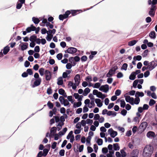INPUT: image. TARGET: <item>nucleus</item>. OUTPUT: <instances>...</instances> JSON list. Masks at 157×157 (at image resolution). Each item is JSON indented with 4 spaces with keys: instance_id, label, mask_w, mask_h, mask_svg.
<instances>
[{
    "instance_id": "nucleus-8",
    "label": "nucleus",
    "mask_w": 157,
    "mask_h": 157,
    "mask_svg": "<svg viewBox=\"0 0 157 157\" xmlns=\"http://www.w3.org/2000/svg\"><path fill=\"white\" fill-rule=\"evenodd\" d=\"M71 13L69 11H67L63 15H60L59 16V18L61 20H63L68 17V15Z\"/></svg>"
},
{
    "instance_id": "nucleus-32",
    "label": "nucleus",
    "mask_w": 157,
    "mask_h": 157,
    "mask_svg": "<svg viewBox=\"0 0 157 157\" xmlns=\"http://www.w3.org/2000/svg\"><path fill=\"white\" fill-rule=\"evenodd\" d=\"M140 101V99L139 98L136 97L135 99L133 101V105L134 104L138 105L139 104Z\"/></svg>"
},
{
    "instance_id": "nucleus-20",
    "label": "nucleus",
    "mask_w": 157,
    "mask_h": 157,
    "mask_svg": "<svg viewBox=\"0 0 157 157\" xmlns=\"http://www.w3.org/2000/svg\"><path fill=\"white\" fill-rule=\"evenodd\" d=\"M63 77H60L57 78V84L58 85H62L63 84Z\"/></svg>"
},
{
    "instance_id": "nucleus-14",
    "label": "nucleus",
    "mask_w": 157,
    "mask_h": 157,
    "mask_svg": "<svg viewBox=\"0 0 157 157\" xmlns=\"http://www.w3.org/2000/svg\"><path fill=\"white\" fill-rule=\"evenodd\" d=\"M71 70H67L65 72L63 73L62 75V77L64 78H69L68 75L70 74L71 72Z\"/></svg>"
},
{
    "instance_id": "nucleus-13",
    "label": "nucleus",
    "mask_w": 157,
    "mask_h": 157,
    "mask_svg": "<svg viewBox=\"0 0 157 157\" xmlns=\"http://www.w3.org/2000/svg\"><path fill=\"white\" fill-rule=\"evenodd\" d=\"M67 51V52L68 53L74 54L76 52L77 49L75 48L71 47L68 48Z\"/></svg>"
},
{
    "instance_id": "nucleus-57",
    "label": "nucleus",
    "mask_w": 157,
    "mask_h": 157,
    "mask_svg": "<svg viewBox=\"0 0 157 157\" xmlns=\"http://www.w3.org/2000/svg\"><path fill=\"white\" fill-rule=\"evenodd\" d=\"M100 117L99 115L98 114H95L94 115V119L95 120L97 121L99 120V119L100 118Z\"/></svg>"
},
{
    "instance_id": "nucleus-37",
    "label": "nucleus",
    "mask_w": 157,
    "mask_h": 157,
    "mask_svg": "<svg viewBox=\"0 0 157 157\" xmlns=\"http://www.w3.org/2000/svg\"><path fill=\"white\" fill-rule=\"evenodd\" d=\"M107 114L109 116L113 115V116H116V113L112 111H109L107 113Z\"/></svg>"
},
{
    "instance_id": "nucleus-1",
    "label": "nucleus",
    "mask_w": 157,
    "mask_h": 157,
    "mask_svg": "<svg viewBox=\"0 0 157 157\" xmlns=\"http://www.w3.org/2000/svg\"><path fill=\"white\" fill-rule=\"evenodd\" d=\"M153 148L150 145H147L144 148L143 155L144 157H150L153 153Z\"/></svg>"
},
{
    "instance_id": "nucleus-48",
    "label": "nucleus",
    "mask_w": 157,
    "mask_h": 157,
    "mask_svg": "<svg viewBox=\"0 0 157 157\" xmlns=\"http://www.w3.org/2000/svg\"><path fill=\"white\" fill-rule=\"evenodd\" d=\"M53 35L52 34H50L49 35H48L46 37V39L48 41H50L52 39V37Z\"/></svg>"
},
{
    "instance_id": "nucleus-27",
    "label": "nucleus",
    "mask_w": 157,
    "mask_h": 157,
    "mask_svg": "<svg viewBox=\"0 0 157 157\" xmlns=\"http://www.w3.org/2000/svg\"><path fill=\"white\" fill-rule=\"evenodd\" d=\"M45 69L43 68H40L39 70V72L41 76H43L45 73Z\"/></svg>"
},
{
    "instance_id": "nucleus-22",
    "label": "nucleus",
    "mask_w": 157,
    "mask_h": 157,
    "mask_svg": "<svg viewBox=\"0 0 157 157\" xmlns=\"http://www.w3.org/2000/svg\"><path fill=\"white\" fill-rule=\"evenodd\" d=\"M10 47L8 46L5 47L3 49V53L4 55H6L10 51Z\"/></svg>"
},
{
    "instance_id": "nucleus-34",
    "label": "nucleus",
    "mask_w": 157,
    "mask_h": 157,
    "mask_svg": "<svg viewBox=\"0 0 157 157\" xmlns=\"http://www.w3.org/2000/svg\"><path fill=\"white\" fill-rule=\"evenodd\" d=\"M124 149H125V148H124L123 149H121L120 150L121 156L122 157H125L126 156V153L124 151Z\"/></svg>"
},
{
    "instance_id": "nucleus-39",
    "label": "nucleus",
    "mask_w": 157,
    "mask_h": 157,
    "mask_svg": "<svg viewBox=\"0 0 157 157\" xmlns=\"http://www.w3.org/2000/svg\"><path fill=\"white\" fill-rule=\"evenodd\" d=\"M96 143L98 144V145H101L103 143V140L100 138L98 139L96 141Z\"/></svg>"
},
{
    "instance_id": "nucleus-5",
    "label": "nucleus",
    "mask_w": 157,
    "mask_h": 157,
    "mask_svg": "<svg viewBox=\"0 0 157 157\" xmlns=\"http://www.w3.org/2000/svg\"><path fill=\"white\" fill-rule=\"evenodd\" d=\"M118 67L117 66H115L110 69L109 72L107 74L106 76L107 77H111L115 73L116 71L117 70Z\"/></svg>"
},
{
    "instance_id": "nucleus-25",
    "label": "nucleus",
    "mask_w": 157,
    "mask_h": 157,
    "mask_svg": "<svg viewBox=\"0 0 157 157\" xmlns=\"http://www.w3.org/2000/svg\"><path fill=\"white\" fill-rule=\"evenodd\" d=\"M139 153V151L137 149L133 150L132 152L133 155L138 157Z\"/></svg>"
},
{
    "instance_id": "nucleus-29",
    "label": "nucleus",
    "mask_w": 157,
    "mask_h": 157,
    "mask_svg": "<svg viewBox=\"0 0 157 157\" xmlns=\"http://www.w3.org/2000/svg\"><path fill=\"white\" fill-rule=\"evenodd\" d=\"M113 148L115 151H118L120 149V147L117 143L114 144L113 145Z\"/></svg>"
},
{
    "instance_id": "nucleus-6",
    "label": "nucleus",
    "mask_w": 157,
    "mask_h": 157,
    "mask_svg": "<svg viewBox=\"0 0 157 157\" xmlns=\"http://www.w3.org/2000/svg\"><path fill=\"white\" fill-rule=\"evenodd\" d=\"M157 65V61H152L149 63L147 66L148 69L150 70H153Z\"/></svg>"
},
{
    "instance_id": "nucleus-60",
    "label": "nucleus",
    "mask_w": 157,
    "mask_h": 157,
    "mask_svg": "<svg viewBox=\"0 0 157 157\" xmlns=\"http://www.w3.org/2000/svg\"><path fill=\"white\" fill-rule=\"evenodd\" d=\"M56 57L59 60H61L63 57V54L61 53H60L57 55Z\"/></svg>"
},
{
    "instance_id": "nucleus-31",
    "label": "nucleus",
    "mask_w": 157,
    "mask_h": 157,
    "mask_svg": "<svg viewBox=\"0 0 157 157\" xmlns=\"http://www.w3.org/2000/svg\"><path fill=\"white\" fill-rule=\"evenodd\" d=\"M149 36L151 38L155 39L156 37L155 33L154 31H151L149 33Z\"/></svg>"
},
{
    "instance_id": "nucleus-30",
    "label": "nucleus",
    "mask_w": 157,
    "mask_h": 157,
    "mask_svg": "<svg viewBox=\"0 0 157 157\" xmlns=\"http://www.w3.org/2000/svg\"><path fill=\"white\" fill-rule=\"evenodd\" d=\"M136 74L134 72H132L129 77V78L131 80H134L136 78Z\"/></svg>"
},
{
    "instance_id": "nucleus-26",
    "label": "nucleus",
    "mask_w": 157,
    "mask_h": 157,
    "mask_svg": "<svg viewBox=\"0 0 157 157\" xmlns=\"http://www.w3.org/2000/svg\"><path fill=\"white\" fill-rule=\"evenodd\" d=\"M59 93L62 95L64 96L65 97H67L66 94L65 93L64 90L63 89H60L58 91Z\"/></svg>"
},
{
    "instance_id": "nucleus-19",
    "label": "nucleus",
    "mask_w": 157,
    "mask_h": 157,
    "mask_svg": "<svg viewBox=\"0 0 157 157\" xmlns=\"http://www.w3.org/2000/svg\"><path fill=\"white\" fill-rule=\"evenodd\" d=\"M36 27L33 25H31L30 27H28L26 29V31L27 33H29L32 31H33L36 29Z\"/></svg>"
},
{
    "instance_id": "nucleus-62",
    "label": "nucleus",
    "mask_w": 157,
    "mask_h": 157,
    "mask_svg": "<svg viewBox=\"0 0 157 157\" xmlns=\"http://www.w3.org/2000/svg\"><path fill=\"white\" fill-rule=\"evenodd\" d=\"M150 72L148 71H147L144 73V75L145 77L147 78L150 75Z\"/></svg>"
},
{
    "instance_id": "nucleus-56",
    "label": "nucleus",
    "mask_w": 157,
    "mask_h": 157,
    "mask_svg": "<svg viewBox=\"0 0 157 157\" xmlns=\"http://www.w3.org/2000/svg\"><path fill=\"white\" fill-rule=\"evenodd\" d=\"M155 101L153 99H151L149 102V105L150 106H152L155 104Z\"/></svg>"
},
{
    "instance_id": "nucleus-42",
    "label": "nucleus",
    "mask_w": 157,
    "mask_h": 157,
    "mask_svg": "<svg viewBox=\"0 0 157 157\" xmlns=\"http://www.w3.org/2000/svg\"><path fill=\"white\" fill-rule=\"evenodd\" d=\"M37 37L36 36H31L29 40L32 42H34L36 40Z\"/></svg>"
},
{
    "instance_id": "nucleus-23",
    "label": "nucleus",
    "mask_w": 157,
    "mask_h": 157,
    "mask_svg": "<svg viewBox=\"0 0 157 157\" xmlns=\"http://www.w3.org/2000/svg\"><path fill=\"white\" fill-rule=\"evenodd\" d=\"M28 44L27 43H23L21 46V49L22 51H24L26 49L28 48Z\"/></svg>"
},
{
    "instance_id": "nucleus-52",
    "label": "nucleus",
    "mask_w": 157,
    "mask_h": 157,
    "mask_svg": "<svg viewBox=\"0 0 157 157\" xmlns=\"http://www.w3.org/2000/svg\"><path fill=\"white\" fill-rule=\"evenodd\" d=\"M86 123L90 125H91L93 123V121L92 120L88 119L86 120Z\"/></svg>"
},
{
    "instance_id": "nucleus-21",
    "label": "nucleus",
    "mask_w": 157,
    "mask_h": 157,
    "mask_svg": "<svg viewBox=\"0 0 157 157\" xmlns=\"http://www.w3.org/2000/svg\"><path fill=\"white\" fill-rule=\"evenodd\" d=\"M90 90L89 88H86L83 91V95L84 96H86L90 92Z\"/></svg>"
},
{
    "instance_id": "nucleus-55",
    "label": "nucleus",
    "mask_w": 157,
    "mask_h": 157,
    "mask_svg": "<svg viewBox=\"0 0 157 157\" xmlns=\"http://www.w3.org/2000/svg\"><path fill=\"white\" fill-rule=\"evenodd\" d=\"M72 67V65L71 63H67L66 65V68L67 69H70Z\"/></svg>"
},
{
    "instance_id": "nucleus-50",
    "label": "nucleus",
    "mask_w": 157,
    "mask_h": 157,
    "mask_svg": "<svg viewBox=\"0 0 157 157\" xmlns=\"http://www.w3.org/2000/svg\"><path fill=\"white\" fill-rule=\"evenodd\" d=\"M47 105L50 109H52L53 107V103H51L50 101H48V102Z\"/></svg>"
},
{
    "instance_id": "nucleus-38",
    "label": "nucleus",
    "mask_w": 157,
    "mask_h": 157,
    "mask_svg": "<svg viewBox=\"0 0 157 157\" xmlns=\"http://www.w3.org/2000/svg\"><path fill=\"white\" fill-rule=\"evenodd\" d=\"M136 42L137 41L136 40H134L128 42V44L129 46H132L135 45Z\"/></svg>"
},
{
    "instance_id": "nucleus-17",
    "label": "nucleus",
    "mask_w": 157,
    "mask_h": 157,
    "mask_svg": "<svg viewBox=\"0 0 157 157\" xmlns=\"http://www.w3.org/2000/svg\"><path fill=\"white\" fill-rule=\"evenodd\" d=\"M147 126V122H143L141 124L140 126V129L144 131L146 128Z\"/></svg>"
},
{
    "instance_id": "nucleus-15",
    "label": "nucleus",
    "mask_w": 157,
    "mask_h": 157,
    "mask_svg": "<svg viewBox=\"0 0 157 157\" xmlns=\"http://www.w3.org/2000/svg\"><path fill=\"white\" fill-rule=\"evenodd\" d=\"M95 101L98 107H101L102 106L103 104L100 99L96 98L95 99Z\"/></svg>"
},
{
    "instance_id": "nucleus-3",
    "label": "nucleus",
    "mask_w": 157,
    "mask_h": 157,
    "mask_svg": "<svg viewBox=\"0 0 157 157\" xmlns=\"http://www.w3.org/2000/svg\"><path fill=\"white\" fill-rule=\"evenodd\" d=\"M93 94L94 95H96L97 97L101 98V99H104L107 96L106 95L103 94L101 92L97 90H93Z\"/></svg>"
},
{
    "instance_id": "nucleus-33",
    "label": "nucleus",
    "mask_w": 157,
    "mask_h": 157,
    "mask_svg": "<svg viewBox=\"0 0 157 157\" xmlns=\"http://www.w3.org/2000/svg\"><path fill=\"white\" fill-rule=\"evenodd\" d=\"M56 129L57 128L56 127H54L52 128L50 130V133L49 136H50V135H53L56 132Z\"/></svg>"
},
{
    "instance_id": "nucleus-11",
    "label": "nucleus",
    "mask_w": 157,
    "mask_h": 157,
    "mask_svg": "<svg viewBox=\"0 0 157 157\" xmlns=\"http://www.w3.org/2000/svg\"><path fill=\"white\" fill-rule=\"evenodd\" d=\"M45 75L46 80L49 81L51 79L52 77V75L51 74L49 71L47 70H45Z\"/></svg>"
},
{
    "instance_id": "nucleus-64",
    "label": "nucleus",
    "mask_w": 157,
    "mask_h": 157,
    "mask_svg": "<svg viewBox=\"0 0 157 157\" xmlns=\"http://www.w3.org/2000/svg\"><path fill=\"white\" fill-rule=\"evenodd\" d=\"M67 98L68 101H70L71 103H73L74 102V101L72 99V97L71 96H68L67 97Z\"/></svg>"
},
{
    "instance_id": "nucleus-24",
    "label": "nucleus",
    "mask_w": 157,
    "mask_h": 157,
    "mask_svg": "<svg viewBox=\"0 0 157 157\" xmlns=\"http://www.w3.org/2000/svg\"><path fill=\"white\" fill-rule=\"evenodd\" d=\"M144 95V93L142 92H139V91L136 92L135 94V97H142Z\"/></svg>"
},
{
    "instance_id": "nucleus-41",
    "label": "nucleus",
    "mask_w": 157,
    "mask_h": 157,
    "mask_svg": "<svg viewBox=\"0 0 157 157\" xmlns=\"http://www.w3.org/2000/svg\"><path fill=\"white\" fill-rule=\"evenodd\" d=\"M121 107L122 108H124L125 105V102L124 100L122 99L120 100Z\"/></svg>"
},
{
    "instance_id": "nucleus-35",
    "label": "nucleus",
    "mask_w": 157,
    "mask_h": 157,
    "mask_svg": "<svg viewBox=\"0 0 157 157\" xmlns=\"http://www.w3.org/2000/svg\"><path fill=\"white\" fill-rule=\"evenodd\" d=\"M62 104H63L64 106H68L69 107L70 106V105L68 101L66 99L64 100V101L62 102Z\"/></svg>"
},
{
    "instance_id": "nucleus-28",
    "label": "nucleus",
    "mask_w": 157,
    "mask_h": 157,
    "mask_svg": "<svg viewBox=\"0 0 157 157\" xmlns=\"http://www.w3.org/2000/svg\"><path fill=\"white\" fill-rule=\"evenodd\" d=\"M82 105V102L80 101L78 102H75L74 103L73 107L74 108H76L80 107Z\"/></svg>"
},
{
    "instance_id": "nucleus-54",
    "label": "nucleus",
    "mask_w": 157,
    "mask_h": 157,
    "mask_svg": "<svg viewBox=\"0 0 157 157\" xmlns=\"http://www.w3.org/2000/svg\"><path fill=\"white\" fill-rule=\"evenodd\" d=\"M133 121L135 123V124L136 123H138L140 121V119L138 117H136L134 118Z\"/></svg>"
},
{
    "instance_id": "nucleus-51",
    "label": "nucleus",
    "mask_w": 157,
    "mask_h": 157,
    "mask_svg": "<svg viewBox=\"0 0 157 157\" xmlns=\"http://www.w3.org/2000/svg\"><path fill=\"white\" fill-rule=\"evenodd\" d=\"M83 113H86L89 110L88 108L85 105L83 107Z\"/></svg>"
},
{
    "instance_id": "nucleus-36",
    "label": "nucleus",
    "mask_w": 157,
    "mask_h": 157,
    "mask_svg": "<svg viewBox=\"0 0 157 157\" xmlns=\"http://www.w3.org/2000/svg\"><path fill=\"white\" fill-rule=\"evenodd\" d=\"M67 130V128H63L62 131L59 132V135H63L65 134Z\"/></svg>"
},
{
    "instance_id": "nucleus-12",
    "label": "nucleus",
    "mask_w": 157,
    "mask_h": 157,
    "mask_svg": "<svg viewBox=\"0 0 157 157\" xmlns=\"http://www.w3.org/2000/svg\"><path fill=\"white\" fill-rule=\"evenodd\" d=\"M75 82L77 85H78L80 82V77L79 74L76 75L74 78Z\"/></svg>"
},
{
    "instance_id": "nucleus-53",
    "label": "nucleus",
    "mask_w": 157,
    "mask_h": 157,
    "mask_svg": "<svg viewBox=\"0 0 157 157\" xmlns=\"http://www.w3.org/2000/svg\"><path fill=\"white\" fill-rule=\"evenodd\" d=\"M75 128L77 129H82L81 125V124H80V122H79L76 124Z\"/></svg>"
},
{
    "instance_id": "nucleus-10",
    "label": "nucleus",
    "mask_w": 157,
    "mask_h": 157,
    "mask_svg": "<svg viewBox=\"0 0 157 157\" xmlns=\"http://www.w3.org/2000/svg\"><path fill=\"white\" fill-rule=\"evenodd\" d=\"M108 132L113 138L115 137L117 134V132L114 131L112 128H109L108 130Z\"/></svg>"
},
{
    "instance_id": "nucleus-7",
    "label": "nucleus",
    "mask_w": 157,
    "mask_h": 157,
    "mask_svg": "<svg viewBox=\"0 0 157 157\" xmlns=\"http://www.w3.org/2000/svg\"><path fill=\"white\" fill-rule=\"evenodd\" d=\"M99 90L101 91L107 93L109 90V86L107 84L102 85L99 88Z\"/></svg>"
},
{
    "instance_id": "nucleus-2",
    "label": "nucleus",
    "mask_w": 157,
    "mask_h": 157,
    "mask_svg": "<svg viewBox=\"0 0 157 157\" xmlns=\"http://www.w3.org/2000/svg\"><path fill=\"white\" fill-rule=\"evenodd\" d=\"M85 105L90 109H91L95 106L94 101L90 100L89 99H87L84 101Z\"/></svg>"
},
{
    "instance_id": "nucleus-44",
    "label": "nucleus",
    "mask_w": 157,
    "mask_h": 157,
    "mask_svg": "<svg viewBox=\"0 0 157 157\" xmlns=\"http://www.w3.org/2000/svg\"><path fill=\"white\" fill-rule=\"evenodd\" d=\"M142 59V57L140 55H138L136 56H134L133 57V59L135 60H138V61H140Z\"/></svg>"
},
{
    "instance_id": "nucleus-46",
    "label": "nucleus",
    "mask_w": 157,
    "mask_h": 157,
    "mask_svg": "<svg viewBox=\"0 0 157 157\" xmlns=\"http://www.w3.org/2000/svg\"><path fill=\"white\" fill-rule=\"evenodd\" d=\"M114 152L113 151H109V153L106 155L107 157H113V155L114 154Z\"/></svg>"
},
{
    "instance_id": "nucleus-45",
    "label": "nucleus",
    "mask_w": 157,
    "mask_h": 157,
    "mask_svg": "<svg viewBox=\"0 0 157 157\" xmlns=\"http://www.w3.org/2000/svg\"><path fill=\"white\" fill-rule=\"evenodd\" d=\"M101 85V84L100 83L97 82L94 85L93 87L94 88H98L100 87Z\"/></svg>"
},
{
    "instance_id": "nucleus-18",
    "label": "nucleus",
    "mask_w": 157,
    "mask_h": 157,
    "mask_svg": "<svg viewBox=\"0 0 157 157\" xmlns=\"http://www.w3.org/2000/svg\"><path fill=\"white\" fill-rule=\"evenodd\" d=\"M155 136V133L152 131H149L148 132L147 134V137L152 138L154 137Z\"/></svg>"
},
{
    "instance_id": "nucleus-16",
    "label": "nucleus",
    "mask_w": 157,
    "mask_h": 157,
    "mask_svg": "<svg viewBox=\"0 0 157 157\" xmlns=\"http://www.w3.org/2000/svg\"><path fill=\"white\" fill-rule=\"evenodd\" d=\"M41 81V78H38V79H36L34 82V85L33 87H34L39 86L40 84Z\"/></svg>"
},
{
    "instance_id": "nucleus-61",
    "label": "nucleus",
    "mask_w": 157,
    "mask_h": 157,
    "mask_svg": "<svg viewBox=\"0 0 157 157\" xmlns=\"http://www.w3.org/2000/svg\"><path fill=\"white\" fill-rule=\"evenodd\" d=\"M127 66H128L127 64V63H124L122 65V66L121 67V68H122V69L126 71V70L127 69Z\"/></svg>"
},
{
    "instance_id": "nucleus-47",
    "label": "nucleus",
    "mask_w": 157,
    "mask_h": 157,
    "mask_svg": "<svg viewBox=\"0 0 157 157\" xmlns=\"http://www.w3.org/2000/svg\"><path fill=\"white\" fill-rule=\"evenodd\" d=\"M85 80L88 82H91L92 81V77L90 76H88L86 78Z\"/></svg>"
},
{
    "instance_id": "nucleus-43",
    "label": "nucleus",
    "mask_w": 157,
    "mask_h": 157,
    "mask_svg": "<svg viewBox=\"0 0 157 157\" xmlns=\"http://www.w3.org/2000/svg\"><path fill=\"white\" fill-rule=\"evenodd\" d=\"M32 20L34 23L35 24H38L40 22L39 20L35 17H33L32 18Z\"/></svg>"
},
{
    "instance_id": "nucleus-58",
    "label": "nucleus",
    "mask_w": 157,
    "mask_h": 157,
    "mask_svg": "<svg viewBox=\"0 0 157 157\" xmlns=\"http://www.w3.org/2000/svg\"><path fill=\"white\" fill-rule=\"evenodd\" d=\"M81 130L77 128L75 130L74 132L75 134H79L81 132Z\"/></svg>"
},
{
    "instance_id": "nucleus-63",
    "label": "nucleus",
    "mask_w": 157,
    "mask_h": 157,
    "mask_svg": "<svg viewBox=\"0 0 157 157\" xmlns=\"http://www.w3.org/2000/svg\"><path fill=\"white\" fill-rule=\"evenodd\" d=\"M40 51V48L39 46H36L34 48V51L36 52H39Z\"/></svg>"
},
{
    "instance_id": "nucleus-4",
    "label": "nucleus",
    "mask_w": 157,
    "mask_h": 157,
    "mask_svg": "<svg viewBox=\"0 0 157 157\" xmlns=\"http://www.w3.org/2000/svg\"><path fill=\"white\" fill-rule=\"evenodd\" d=\"M124 97L125 98V100L127 102H129L132 105H133V101L134 100V99L133 98L131 97L128 96V94H125Z\"/></svg>"
},
{
    "instance_id": "nucleus-40",
    "label": "nucleus",
    "mask_w": 157,
    "mask_h": 157,
    "mask_svg": "<svg viewBox=\"0 0 157 157\" xmlns=\"http://www.w3.org/2000/svg\"><path fill=\"white\" fill-rule=\"evenodd\" d=\"M63 122H60L57 125V128L58 131H59L61 129L62 126L63 125Z\"/></svg>"
},
{
    "instance_id": "nucleus-59",
    "label": "nucleus",
    "mask_w": 157,
    "mask_h": 157,
    "mask_svg": "<svg viewBox=\"0 0 157 157\" xmlns=\"http://www.w3.org/2000/svg\"><path fill=\"white\" fill-rule=\"evenodd\" d=\"M98 122L100 123H103L105 120L104 118L103 117H101L99 119Z\"/></svg>"
},
{
    "instance_id": "nucleus-9",
    "label": "nucleus",
    "mask_w": 157,
    "mask_h": 157,
    "mask_svg": "<svg viewBox=\"0 0 157 157\" xmlns=\"http://www.w3.org/2000/svg\"><path fill=\"white\" fill-rule=\"evenodd\" d=\"M156 9V8L155 6L153 5L151 6L150 11L149 12V14L151 17H153L154 16Z\"/></svg>"
},
{
    "instance_id": "nucleus-49",
    "label": "nucleus",
    "mask_w": 157,
    "mask_h": 157,
    "mask_svg": "<svg viewBox=\"0 0 157 157\" xmlns=\"http://www.w3.org/2000/svg\"><path fill=\"white\" fill-rule=\"evenodd\" d=\"M73 132L72 131H71L68 134L67 136V139H69L70 138H71L72 136H73L74 135H73Z\"/></svg>"
}]
</instances>
